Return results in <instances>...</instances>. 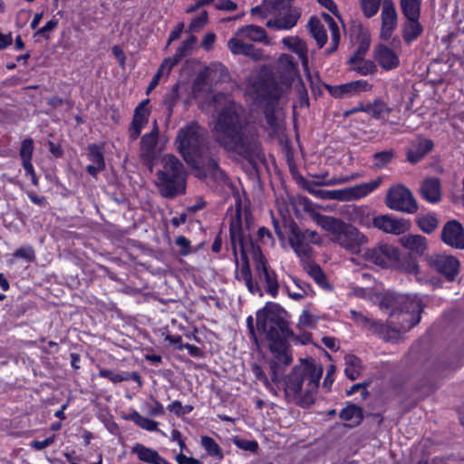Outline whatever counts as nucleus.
I'll use <instances>...</instances> for the list:
<instances>
[{
	"mask_svg": "<svg viewBox=\"0 0 464 464\" xmlns=\"http://www.w3.org/2000/svg\"><path fill=\"white\" fill-rule=\"evenodd\" d=\"M34 152V141L31 138L25 139L22 141L20 148V157L23 160H32Z\"/></svg>",
	"mask_w": 464,
	"mask_h": 464,
	"instance_id": "obj_56",
	"label": "nucleus"
},
{
	"mask_svg": "<svg viewBox=\"0 0 464 464\" xmlns=\"http://www.w3.org/2000/svg\"><path fill=\"white\" fill-rule=\"evenodd\" d=\"M14 256L31 262L34 259L35 255L34 249L31 246H22L14 253Z\"/></svg>",
	"mask_w": 464,
	"mask_h": 464,
	"instance_id": "obj_62",
	"label": "nucleus"
},
{
	"mask_svg": "<svg viewBox=\"0 0 464 464\" xmlns=\"http://www.w3.org/2000/svg\"><path fill=\"white\" fill-rule=\"evenodd\" d=\"M201 445L211 457H216L218 459H223V453L220 447L212 438L208 436H202Z\"/></svg>",
	"mask_w": 464,
	"mask_h": 464,
	"instance_id": "obj_47",
	"label": "nucleus"
},
{
	"mask_svg": "<svg viewBox=\"0 0 464 464\" xmlns=\"http://www.w3.org/2000/svg\"><path fill=\"white\" fill-rule=\"evenodd\" d=\"M131 452L136 454L140 461L150 464H167L168 460L161 457L159 452L153 449L147 448L140 443H137Z\"/></svg>",
	"mask_w": 464,
	"mask_h": 464,
	"instance_id": "obj_28",
	"label": "nucleus"
},
{
	"mask_svg": "<svg viewBox=\"0 0 464 464\" xmlns=\"http://www.w3.org/2000/svg\"><path fill=\"white\" fill-rule=\"evenodd\" d=\"M230 243L234 257L237 261V246L240 247L241 256L244 257L246 254V238L242 229V213L241 204L238 203L235 215L232 217L229 226Z\"/></svg>",
	"mask_w": 464,
	"mask_h": 464,
	"instance_id": "obj_14",
	"label": "nucleus"
},
{
	"mask_svg": "<svg viewBox=\"0 0 464 464\" xmlns=\"http://www.w3.org/2000/svg\"><path fill=\"white\" fill-rule=\"evenodd\" d=\"M370 43L368 41H362L356 49L354 54L349 59V63H354L356 61L364 60V56L368 52Z\"/></svg>",
	"mask_w": 464,
	"mask_h": 464,
	"instance_id": "obj_58",
	"label": "nucleus"
},
{
	"mask_svg": "<svg viewBox=\"0 0 464 464\" xmlns=\"http://www.w3.org/2000/svg\"><path fill=\"white\" fill-rule=\"evenodd\" d=\"M433 147L434 143L431 140L421 136L417 137L407 150V160L411 164L418 163L432 150Z\"/></svg>",
	"mask_w": 464,
	"mask_h": 464,
	"instance_id": "obj_19",
	"label": "nucleus"
},
{
	"mask_svg": "<svg viewBox=\"0 0 464 464\" xmlns=\"http://www.w3.org/2000/svg\"><path fill=\"white\" fill-rule=\"evenodd\" d=\"M246 326L256 343V334L267 342L273 355L269 362L271 380L276 384L279 383L285 368L293 361L288 339L294 333L290 329L288 313L278 304L268 302L256 312V326L252 315L246 318Z\"/></svg>",
	"mask_w": 464,
	"mask_h": 464,
	"instance_id": "obj_1",
	"label": "nucleus"
},
{
	"mask_svg": "<svg viewBox=\"0 0 464 464\" xmlns=\"http://www.w3.org/2000/svg\"><path fill=\"white\" fill-rule=\"evenodd\" d=\"M175 243L177 246L181 247L180 254L187 256L190 253V242L183 236H179L176 238Z\"/></svg>",
	"mask_w": 464,
	"mask_h": 464,
	"instance_id": "obj_64",
	"label": "nucleus"
},
{
	"mask_svg": "<svg viewBox=\"0 0 464 464\" xmlns=\"http://www.w3.org/2000/svg\"><path fill=\"white\" fill-rule=\"evenodd\" d=\"M363 111L375 119H381L388 115L392 110L382 101L375 100L373 102L366 104L365 108H363Z\"/></svg>",
	"mask_w": 464,
	"mask_h": 464,
	"instance_id": "obj_38",
	"label": "nucleus"
},
{
	"mask_svg": "<svg viewBox=\"0 0 464 464\" xmlns=\"http://www.w3.org/2000/svg\"><path fill=\"white\" fill-rule=\"evenodd\" d=\"M197 43V37L190 35L188 39L182 42L181 45L177 49L176 54L183 59L190 54L194 44Z\"/></svg>",
	"mask_w": 464,
	"mask_h": 464,
	"instance_id": "obj_53",
	"label": "nucleus"
},
{
	"mask_svg": "<svg viewBox=\"0 0 464 464\" xmlns=\"http://www.w3.org/2000/svg\"><path fill=\"white\" fill-rule=\"evenodd\" d=\"M380 307L391 309V318L397 317V321L392 320L391 324L399 326L401 331H409L420 321L423 304L416 295H401L397 293H386L380 301Z\"/></svg>",
	"mask_w": 464,
	"mask_h": 464,
	"instance_id": "obj_5",
	"label": "nucleus"
},
{
	"mask_svg": "<svg viewBox=\"0 0 464 464\" xmlns=\"http://www.w3.org/2000/svg\"><path fill=\"white\" fill-rule=\"evenodd\" d=\"M231 441L239 449L250 451V452H256L258 450V443L256 440H245L239 436H234L231 438Z\"/></svg>",
	"mask_w": 464,
	"mask_h": 464,
	"instance_id": "obj_51",
	"label": "nucleus"
},
{
	"mask_svg": "<svg viewBox=\"0 0 464 464\" xmlns=\"http://www.w3.org/2000/svg\"><path fill=\"white\" fill-rule=\"evenodd\" d=\"M421 197L428 202L435 204L441 200V185L437 177L425 179L420 185Z\"/></svg>",
	"mask_w": 464,
	"mask_h": 464,
	"instance_id": "obj_25",
	"label": "nucleus"
},
{
	"mask_svg": "<svg viewBox=\"0 0 464 464\" xmlns=\"http://www.w3.org/2000/svg\"><path fill=\"white\" fill-rule=\"evenodd\" d=\"M350 313L352 319L359 326L386 339V334L388 333L390 326L382 324L381 322L376 321L374 319L369 318L358 311L351 310Z\"/></svg>",
	"mask_w": 464,
	"mask_h": 464,
	"instance_id": "obj_23",
	"label": "nucleus"
},
{
	"mask_svg": "<svg viewBox=\"0 0 464 464\" xmlns=\"http://www.w3.org/2000/svg\"><path fill=\"white\" fill-rule=\"evenodd\" d=\"M317 320L318 318L315 315L304 310L299 317L298 325L302 327L313 328L315 326Z\"/></svg>",
	"mask_w": 464,
	"mask_h": 464,
	"instance_id": "obj_60",
	"label": "nucleus"
},
{
	"mask_svg": "<svg viewBox=\"0 0 464 464\" xmlns=\"http://www.w3.org/2000/svg\"><path fill=\"white\" fill-rule=\"evenodd\" d=\"M374 58L379 65L386 70H393L400 64L397 53L384 44H379L374 50Z\"/></svg>",
	"mask_w": 464,
	"mask_h": 464,
	"instance_id": "obj_24",
	"label": "nucleus"
},
{
	"mask_svg": "<svg viewBox=\"0 0 464 464\" xmlns=\"http://www.w3.org/2000/svg\"><path fill=\"white\" fill-rule=\"evenodd\" d=\"M182 59L179 58L176 53L172 57H168L163 60L158 71L163 74H169L171 69L177 65Z\"/></svg>",
	"mask_w": 464,
	"mask_h": 464,
	"instance_id": "obj_59",
	"label": "nucleus"
},
{
	"mask_svg": "<svg viewBox=\"0 0 464 464\" xmlns=\"http://www.w3.org/2000/svg\"><path fill=\"white\" fill-rule=\"evenodd\" d=\"M233 37L240 38L244 41L248 40L262 43L265 44H269L270 43L266 30L256 24H248L238 28Z\"/></svg>",
	"mask_w": 464,
	"mask_h": 464,
	"instance_id": "obj_26",
	"label": "nucleus"
},
{
	"mask_svg": "<svg viewBox=\"0 0 464 464\" xmlns=\"http://www.w3.org/2000/svg\"><path fill=\"white\" fill-rule=\"evenodd\" d=\"M401 244L411 252L421 256L428 247L427 239L420 235H406L400 238Z\"/></svg>",
	"mask_w": 464,
	"mask_h": 464,
	"instance_id": "obj_29",
	"label": "nucleus"
},
{
	"mask_svg": "<svg viewBox=\"0 0 464 464\" xmlns=\"http://www.w3.org/2000/svg\"><path fill=\"white\" fill-rule=\"evenodd\" d=\"M58 19L55 18V17H53V19H51L50 21H48L43 27H41L40 29H38L34 34V38L35 39V41H38V37H42L45 40H49L50 39V32L53 31L57 26H58Z\"/></svg>",
	"mask_w": 464,
	"mask_h": 464,
	"instance_id": "obj_52",
	"label": "nucleus"
},
{
	"mask_svg": "<svg viewBox=\"0 0 464 464\" xmlns=\"http://www.w3.org/2000/svg\"><path fill=\"white\" fill-rule=\"evenodd\" d=\"M429 266L443 275L452 282L459 274V262L453 256L433 254L426 257Z\"/></svg>",
	"mask_w": 464,
	"mask_h": 464,
	"instance_id": "obj_12",
	"label": "nucleus"
},
{
	"mask_svg": "<svg viewBox=\"0 0 464 464\" xmlns=\"http://www.w3.org/2000/svg\"><path fill=\"white\" fill-rule=\"evenodd\" d=\"M284 45L290 51L295 53L302 63V65L309 76L308 69V48L306 43L298 36H288L282 40Z\"/></svg>",
	"mask_w": 464,
	"mask_h": 464,
	"instance_id": "obj_27",
	"label": "nucleus"
},
{
	"mask_svg": "<svg viewBox=\"0 0 464 464\" xmlns=\"http://www.w3.org/2000/svg\"><path fill=\"white\" fill-rule=\"evenodd\" d=\"M146 406L148 409V414L150 416H152V417L161 416L165 412L163 405L155 399H153V405L146 404Z\"/></svg>",
	"mask_w": 464,
	"mask_h": 464,
	"instance_id": "obj_63",
	"label": "nucleus"
},
{
	"mask_svg": "<svg viewBox=\"0 0 464 464\" xmlns=\"http://www.w3.org/2000/svg\"><path fill=\"white\" fill-rule=\"evenodd\" d=\"M162 168L156 173V186L166 198H174L186 192L187 171L183 163L173 154H166L161 160Z\"/></svg>",
	"mask_w": 464,
	"mask_h": 464,
	"instance_id": "obj_7",
	"label": "nucleus"
},
{
	"mask_svg": "<svg viewBox=\"0 0 464 464\" xmlns=\"http://www.w3.org/2000/svg\"><path fill=\"white\" fill-rule=\"evenodd\" d=\"M308 28L319 48H322L327 41V34L321 21L317 17L312 16L308 22Z\"/></svg>",
	"mask_w": 464,
	"mask_h": 464,
	"instance_id": "obj_36",
	"label": "nucleus"
},
{
	"mask_svg": "<svg viewBox=\"0 0 464 464\" xmlns=\"http://www.w3.org/2000/svg\"><path fill=\"white\" fill-rule=\"evenodd\" d=\"M340 418L348 421L350 427L357 426L363 419L362 409L353 403H349L341 411Z\"/></svg>",
	"mask_w": 464,
	"mask_h": 464,
	"instance_id": "obj_34",
	"label": "nucleus"
},
{
	"mask_svg": "<svg viewBox=\"0 0 464 464\" xmlns=\"http://www.w3.org/2000/svg\"><path fill=\"white\" fill-rule=\"evenodd\" d=\"M382 25L397 26V13L392 4L385 3L382 9Z\"/></svg>",
	"mask_w": 464,
	"mask_h": 464,
	"instance_id": "obj_45",
	"label": "nucleus"
},
{
	"mask_svg": "<svg viewBox=\"0 0 464 464\" xmlns=\"http://www.w3.org/2000/svg\"><path fill=\"white\" fill-rule=\"evenodd\" d=\"M309 192L322 199H334L340 201H349L353 199L352 188L334 190L309 189Z\"/></svg>",
	"mask_w": 464,
	"mask_h": 464,
	"instance_id": "obj_30",
	"label": "nucleus"
},
{
	"mask_svg": "<svg viewBox=\"0 0 464 464\" xmlns=\"http://www.w3.org/2000/svg\"><path fill=\"white\" fill-rule=\"evenodd\" d=\"M208 21V14L207 11L201 12V14L194 18L189 26L188 32H198Z\"/></svg>",
	"mask_w": 464,
	"mask_h": 464,
	"instance_id": "obj_57",
	"label": "nucleus"
},
{
	"mask_svg": "<svg viewBox=\"0 0 464 464\" xmlns=\"http://www.w3.org/2000/svg\"><path fill=\"white\" fill-rule=\"evenodd\" d=\"M395 157V151L393 150H387L375 152L372 156V168L374 169H381L385 168Z\"/></svg>",
	"mask_w": 464,
	"mask_h": 464,
	"instance_id": "obj_37",
	"label": "nucleus"
},
{
	"mask_svg": "<svg viewBox=\"0 0 464 464\" xmlns=\"http://www.w3.org/2000/svg\"><path fill=\"white\" fill-rule=\"evenodd\" d=\"M288 243L301 262H309L313 257V246L321 245L322 238L316 231L302 228L296 223H292Z\"/></svg>",
	"mask_w": 464,
	"mask_h": 464,
	"instance_id": "obj_8",
	"label": "nucleus"
},
{
	"mask_svg": "<svg viewBox=\"0 0 464 464\" xmlns=\"http://www.w3.org/2000/svg\"><path fill=\"white\" fill-rule=\"evenodd\" d=\"M345 369L344 372L351 381L356 380L362 373V364L359 357L353 354H347L344 357Z\"/></svg>",
	"mask_w": 464,
	"mask_h": 464,
	"instance_id": "obj_35",
	"label": "nucleus"
},
{
	"mask_svg": "<svg viewBox=\"0 0 464 464\" xmlns=\"http://www.w3.org/2000/svg\"><path fill=\"white\" fill-rule=\"evenodd\" d=\"M179 86L178 83L173 85L163 98V105L166 107L169 117L171 116L173 108L179 99Z\"/></svg>",
	"mask_w": 464,
	"mask_h": 464,
	"instance_id": "obj_49",
	"label": "nucleus"
},
{
	"mask_svg": "<svg viewBox=\"0 0 464 464\" xmlns=\"http://www.w3.org/2000/svg\"><path fill=\"white\" fill-rule=\"evenodd\" d=\"M418 226L426 234H431L439 225V220L433 214H426L418 218Z\"/></svg>",
	"mask_w": 464,
	"mask_h": 464,
	"instance_id": "obj_42",
	"label": "nucleus"
},
{
	"mask_svg": "<svg viewBox=\"0 0 464 464\" xmlns=\"http://www.w3.org/2000/svg\"><path fill=\"white\" fill-rule=\"evenodd\" d=\"M381 182H382V179H378L373 180L369 183H363V184L356 185L354 187H351L353 199L367 196L369 193H371L375 188H377L379 187V185L381 184Z\"/></svg>",
	"mask_w": 464,
	"mask_h": 464,
	"instance_id": "obj_44",
	"label": "nucleus"
},
{
	"mask_svg": "<svg viewBox=\"0 0 464 464\" xmlns=\"http://www.w3.org/2000/svg\"><path fill=\"white\" fill-rule=\"evenodd\" d=\"M385 203L389 208L401 212L413 214L418 210L412 193L402 185L392 187L388 190Z\"/></svg>",
	"mask_w": 464,
	"mask_h": 464,
	"instance_id": "obj_9",
	"label": "nucleus"
},
{
	"mask_svg": "<svg viewBox=\"0 0 464 464\" xmlns=\"http://www.w3.org/2000/svg\"><path fill=\"white\" fill-rule=\"evenodd\" d=\"M365 258L384 268H394L399 265L400 250L389 244H379L372 249H369L364 254Z\"/></svg>",
	"mask_w": 464,
	"mask_h": 464,
	"instance_id": "obj_10",
	"label": "nucleus"
},
{
	"mask_svg": "<svg viewBox=\"0 0 464 464\" xmlns=\"http://www.w3.org/2000/svg\"><path fill=\"white\" fill-rule=\"evenodd\" d=\"M271 15H274V17L267 20L266 24L267 27L275 30H290L297 24L301 16V12L296 8L276 12Z\"/></svg>",
	"mask_w": 464,
	"mask_h": 464,
	"instance_id": "obj_18",
	"label": "nucleus"
},
{
	"mask_svg": "<svg viewBox=\"0 0 464 464\" xmlns=\"http://www.w3.org/2000/svg\"><path fill=\"white\" fill-rule=\"evenodd\" d=\"M295 0H264L260 5L251 8V14L253 15H260L262 18H266L272 14L279 11H287L296 9L292 7Z\"/></svg>",
	"mask_w": 464,
	"mask_h": 464,
	"instance_id": "obj_21",
	"label": "nucleus"
},
{
	"mask_svg": "<svg viewBox=\"0 0 464 464\" xmlns=\"http://www.w3.org/2000/svg\"><path fill=\"white\" fill-rule=\"evenodd\" d=\"M354 221L362 227H370L372 226V218H370L369 210L366 208H361L356 210Z\"/></svg>",
	"mask_w": 464,
	"mask_h": 464,
	"instance_id": "obj_55",
	"label": "nucleus"
},
{
	"mask_svg": "<svg viewBox=\"0 0 464 464\" xmlns=\"http://www.w3.org/2000/svg\"><path fill=\"white\" fill-rule=\"evenodd\" d=\"M175 143L198 179H209L218 183L227 180V176L218 164V150L210 145L206 130L197 121H191L180 128Z\"/></svg>",
	"mask_w": 464,
	"mask_h": 464,
	"instance_id": "obj_3",
	"label": "nucleus"
},
{
	"mask_svg": "<svg viewBox=\"0 0 464 464\" xmlns=\"http://www.w3.org/2000/svg\"><path fill=\"white\" fill-rule=\"evenodd\" d=\"M440 239L447 246L464 250V227L461 223L455 219L448 221L442 227Z\"/></svg>",
	"mask_w": 464,
	"mask_h": 464,
	"instance_id": "obj_16",
	"label": "nucleus"
},
{
	"mask_svg": "<svg viewBox=\"0 0 464 464\" xmlns=\"http://www.w3.org/2000/svg\"><path fill=\"white\" fill-rule=\"evenodd\" d=\"M350 64L352 65V70L361 75L372 74L376 72V65L371 60H359Z\"/></svg>",
	"mask_w": 464,
	"mask_h": 464,
	"instance_id": "obj_48",
	"label": "nucleus"
},
{
	"mask_svg": "<svg viewBox=\"0 0 464 464\" xmlns=\"http://www.w3.org/2000/svg\"><path fill=\"white\" fill-rule=\"evenodd\" d=\"M372 226L385 233L400 235L409 228V224L402 220L392 218L388 215L372 218Z\"/></svg>",
	"mask_w": 464,
	"mask_h": 464,
	"instance_id": "obj_20",
	"label": "nucleus"
},
{
	"mask_svg": "<svg viewBox=\"0 0 464 464\" xmlns=\"http://www.w3.org/2000/svg\"><path fill=\"white\" fill-rule=\"evenodd\" d=\"M213 102L217 111L211 128L214 140L225 150L249 162L260 159V142L243 119L241 108L223 93L214 95Z\"/></svg>",
	"mask_w": 464,
	"mask_h": 464,
	"instance_id": "obj_2",
	"label": "nucleus"
},
{
	"mask_svg": "<svg viewBox=\"0 0 464 464\" xmlns=\"http://www.w3.org/2000/svg\"><path fill=\"white\" fill-rule=\"evenodd\" d=\"M401 7L407 19L420 18V0H401Z\"/></svg>",
	"mask_w": 464,
	"mask_h": 464,
	"instance_id": "obj_40",
	"label": "nucleus"
},
{
	"mask_svg": "<svg viewBox=\"0 0 464 464\" xmlns=\"http://www.w3.org/2000/svg\"><path fill=\"white\" fill-rule=\"evenodd\" d=\"M250 91L257 98L277 101L282 95V89L275 82L274 78L267 74H258L251 82Z\"/></svg>",
	"mask_w": 464,
	"mask_h": 464,
	"instance_id": "obj_11",
	"label": "nucleus"
},
{
	"mask_svg": "<svg viewBox=\"0 0 464 464\" xmlns=\"http://www.w3.org/2000/svg\"><path fill=\"white\" fill-rule=\"evenodd\" d=\"M279 68L286 82L291 83L297 76V64L289 54H283L279 58Z\"/></svg>",
	"mask_w": 464,
	"mask_h": 464,
	"instance_id": "obj_33",
	"label": "nucleus"
},
{
	"mask_svg": "<svg viewBox=\"0 0 464 464\" xmlns=\"http://www.w3.org/2000/svg\"><path fill=\"white\" fill-rule=\"evenodd\" d=\"M88 160L92 162L91 165L98 166V168L105 169V160L103 151L98 144H91L87 148Z\"/></svg>",
	"mask_w": 464,
	"mask_h": 464,
	"instance_id": "obj_41",
	"label": "nucleus"
},
{
	"mask_svg": "<svg viewBox=\"0 0 464 464\" xmlns=\"http://www.w3.org/2000/svg\"><path fill=\"white\" fill-rule=\"evenodd\" d=\"M382 0H361V5L364 14L372 17L377 14Z\"/></svg>",
	"mask_w": 464,
	"mask_h": 464,
	"instance_id": "obj_54",
	"label": "nucleus"
},
{
	"mask_svg": "<svg viewBox=\"0 0 464 464\" xmlns=\"http://www.w3.org/2000/svg\"><path fill=\"white\" fill-rule=\"evenodd\" d=\"M302 263L304 265V270L321 287L328 286L325 275L318 265L313 264L311 261Z\"/></svg>",
	"mask_w": 464,
	"mask_h": 464,
	"instance_id": "obj_39",
	"label": "nucleus"
},
{
	"mask_svg": "<svg viewBox=\"0 0 464 464\" xmlns=\"http://www.w3.org/2000/svg\"><path fill=\"white\" fill-rule=\"evenodd\" d=\"M255 263L260 280L266 283V293L276 297L279 288L276 273L269 269L261 254H255Z\"/></svg>",
	"mask_w": 464,
	"mask_h": 464,
	"instance_id": "obj_17",
	"label": "nucleus"
},
{
	"mask_svg": "<svg viewBox=\"0 0 464 464\" xmlns=\"http://www.w3.org/2000/svg\"><path fill=\"white\" fill-rule=\"evenodd\" d=\"M227 47L233 54L245 55L254 61H260L264 56L260 48H256L254 44L246 43L240 38L232 37L227 42Z\"/></svg>",
	"mask_w": 464,
	"mask_h": 464,
	"instance_id": "obj_22",
	"label": "nucleus"
},
{
	"mask_svg": "<svg viewBox=\"0 0 464 464\" xmlns=\"http://www.w3.org/2000/svg\"><path fill=\"white\" fill-rule=\"evenodd\" d=\"M314 220L324 230L331 233V240L351 254H359L368 244V237L354 226L343 220L314 213Z\"/></svg>",
	"mask_w": 464,
	"mask_h": 464,
	"instance_id": "obj_6",
	"label": "nucleus"
},
{
	"mask_svg": "<svg viewBox=\"0 0 464 464\" xmlns=\"http://www.w3.org/2000/svg\"><path fill=\"white\" fill-rule=\"evenodd\" d=\"M323 368L313 359H302L284 381L285 392L295 403L308 407L314 403V395L319 385Z\"/></svg>",
	"mask_w": 464,
	"mask_h": 464,
	"instance_id": "obj_4",
	"label": "nucleus"
},
{
	"mask_svg": "<svg viewBox=\"0 0 464 464\" xmlns=\"http://www.w3.org/2000/svg\"><path fill=\"white\" fill-rule=\"evenodd\" d=\"M150 112H141L134 111L133 118L129 128V138L130 141L136 140L141 133V130L149 120Z\"/></svg>",
	"mask_w": 464,
	"mask_h": 464,
	"instance_id": "obj_31",
	"label": "nucleus"
},
{
	"mask_svg": "<svg viewBox=\"0 0 464 464\" xmlns=\"http://www.w3.org/2000/svg\"><path fill=\"white\" fill-rule=\"evenodd\" d=\"M372 86L365 80H357L339 85L326 84L325 89L336 99L357 95L362 92L371 91Z\"/></svg>",
	"mask_w": 464,
	"mask_h": 464,
	"instance_id": "obj_15",
	"label": "nucleus"
},
{
	"mask_svg": "<svg viewBox=\"0 0 464 464\" xmlns=\"http://www.w3.org/2000/svg\"><path fill=\"white\" fill-rule=\"evenodd\" d=\"M396 269H399L406 274L415 275L417 280H421L420 277V266L417 262L411 257H406L401 260V256L399 257V265L395 266Z\"/></svg>",
	"mask_w": 464,
	"mask_h": 464,
	"instance_id": "obj_43",
	"label": "nucleus"
},
{
	"mask_svg": "<svg viewBox=\"0 0 464 464\" xmlns=\"http://www.w3.org/2000/svg\"><path fill=\"white\" fill-rule=\"evenodd\" d=\"M160 130L157 121L153 122V128L150 132L141 137L140 143V156L142 162L152 170L154 160L157 158L156 146L158 144Z\"/></svg>",
	"mask_w": 464,
	"mask_h": 464,
	"instance_id": "obj_13",
	"label": "nucleus"
},
{
	"mask_svg": "<svg viewBox=\"0 0 464 464\" xmlns=\"http://www.w3.org/2000/svg\"><path fill=\"white\" fill-rule=\"evenodd\" d=\"M266 121L273 131H277L280 127L281 117L275 108L267 106L265 111Z\"/></svg>",
	"mask_w": 464,
	"mask_h": 464,
	"instance_id": "obj_50",
	"label": "nucleus"
},
{
	"mask_svg": "<svg viewBox=\"0 0 464 464\" xmlns=\"http://www.w3.org/2000/svg\"><path fill=\"white\" fill-rule=\"evenodd\" d=\"M130 420H131L133 422H135V424H137L139 427H140L143 430H146L149 431L158 430L159 423L157 421L148 419V418L140 415L137 411H134L133 413L130 414Z\"/></svg>",
	"mask_w": 464,
	"mask_h": 464,
	"instance_id": "obj_46",
	"label": "nucleus"
},
{
	"mask_svg": "<svg viewBox=\"0 0 464 464\" xmlns=\"http://www.w3.org/2000/svg\"><path fill=\"white\" fill-rule=\"evenodd\" d=\"M423 27L419 22V18L407 19L402 28V38L407 44H411L422 33Z\"/></svg>",
	"mask_w": 464,
	"mask_h": 464,
	"instance_id": "obj_32",
	"label": "nucleus"
},
{
	"mask_svg": "<svg viewBox=\"0 0 464 464\" xmlns=\"http://www.w3.org/2000/svg\"><path fill=\"white\" fill-rule=\"evenodd\" d=\"M100 376L107 378L114 383L121 382L123 381H129V376H123V374L117 373L113 371L103 369L100 371Z\"/></svg>",
	"mask_w": 464,
	"mask_h": 464,
	"instance_id": "obj_61",
	"label": "nucleus"
}]
</instances>
